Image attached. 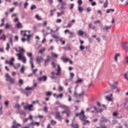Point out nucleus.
I'll return each instance as SVG.
<instances>
[{
	"label": "nucleus",
	"instance_id": "nucleus-39",
	"mask_svg": "<svg viewBox=\"0 0 128 128\" xmlns=\"http://www.w3.org/2000/svg\"><path fill=\"white\" fill-rule=\"evenodd\" d=\"M20 71L21 72H22V74H24V66L22 65Z\"/></svg>",
	"mask_w": 128,
	"mask_h": 128
},
{
	"label": "nucleus",
	"instance_id": "nucleus-47",
	"mask_svg": "<svg viewBox=\"0 0 128 128\" xmlns=\"http://www.w3.org/2000/svg\"><path fill=\"white\" fill-rule=\"evenodd\" d=\"M84 48H86V47L82 45H80V50L82 51L84 50Z\"/></svg>",
	"mask_w": 128,
	"mask_h": 128
},
{
	"label": "nucleus",
	"instance_id": "nucleus-31",
	"mask_svg": "<svg viewBox=\"0 0 128 128\" xmlns=\"http://www.w3.org/2000/svg\"><path fill=\"white\" fill-rule=\"evenodd\" d=\"M120 56V54H116L114 56V60L116 62H118V58Z\"/></svg>",
	"mask_w": 128,
	"mask_h": 128
},
{
	"label": "nucleus",
	"instance_id": "nucleus-17",
	"mask_svg": "<svg viewBox=\"0 0 128 128\" xmlns=\"http://www.w3.org/2000/svg\"><path fill=\"white\" fill-rule=\"evenodd\" d=\"M12 25L10 24H8V23H6V24L4 28H5V30H8L10 28H12Z\"/></svg>",
	"mask_w": 128,
	"mask_h": 128
},
{
	"label": "nucleus",
	"instance_id": "nucleus-36",
	"mask_svg": "<svg viewBox=\"0 0 128 128\" xmlns=\"http://www.w3.org/2000/svg\"><path fill=\"white\" fill-rule=\"evenodd\" d=\"M74 76V74L72 72L70 73V80H72Z\"/></svg>",
	"mask_w": 128,
	"mask_h": 128
},
{
	"label": "nucleus",
	"instance_id": "nucleus-48",
	"mask_svg": "<svg viewBox=\"0 0 128 128\" xmlns=\"http://www.w3.org/2000/svg\"><path fill=\"white\" fill-rule=\"evenodd\" d=\"M70 111L68 109L66 110V116H70Z\"/></svg>",
	"mask_w": 128,
	"mask_h": 128
},
{
	"label": "nucleus",
	"instance_id": "nucleus-27",
	"mask_svg": "<svg viewBox=\"0 0 128 128\" xmlns=\"http://www.w3.org/2000/svg\"><path fill=\"white\" fill-rule=\"evenodd\" d=\"M30 63L31 65V68L32 69L34 68V65L33 60H32V59L30 60Z\"/></svg>",
	"mask_w": 128,
	"mask_h": 128
},
{
	"label": "nucleus",
	"instance_id": "nucleus-53",
	"mask_svg": "<svg viewBox=\"0 0 128 128\" xmlns=\"http://www.w3.org/2000/svg\"><path fill=\"white\" fill-rule=\"evenodd\" d=\"M69 34L70 36H69V38H74V32H69Z\"/></svg>",
	"mask_w": 128,
	"mask_h": 128
},
{
	"label": "nucleus",
	"instance_id": "nucleus-10",
	"mask_svg": "<svg viewBox=\"0 0 128 128\" xmlns=\"http://www.w3.org/2000/svg\"><path fill=\"white\" fill-rule=\"evenodd\" d=\"M61 10H66V3L64 2H62L61 4Z\"/></svg>",
	"mask_w": 128,
	"mask_h": 128
},
{
	"label": "nucleus",
	"instance_id": "nucleus-20",
	"mask_svg": "<svg viewBox=\"0 0 128 128\" xmlns=\"http://www.w3.org/2000/svg\"><path fill=\"white\" fill-rule=\"evenodd\" d=\"M54 74H56L54 72H51V76L50 78H52V80H56V77L54 76Z\"/></svg>",
	"mask_w": 128,
	"mask_h": 128
},
{
	"label": "nucleus",
	"instance_id": "nucleus-35",
	"mask_svg": "<svg viewBox=\"0 0 128 128\" xmlns=\"http://www.w3.org/2000/svg\"><path fill=\"white\" fill-rule=\"evenodd\" d=\"M51 55L52 58H58V56L57 54H56L55 53H54L52 52H51Z\"/></svg>",
	"mask_w": 128,
	"mask_h": 128
},
{
	"label": "nucleus",
	"instance_id": "nucleus-21",
	"mask_svg": "<svg viewBox=\"0 0 128 128\" xmlns=\"http://www.w3.org/2000/svg\"><path fill=\"white\" fill-rule=\"evenodd\" d=\"M26 56H28V58H30V60H33L34 58H32V54L30 52V53H26Z\"/></svg>",
	"mask_w": 128,
	"mask_h": 128
},
{
	"label": "nucleus",
	"instance_id": "nucleus-56",
	"mask_svg": "<svg viewBox=\"0 0 128 128\" xmlns=\"http://www.w3.org/2000/svg\"><path fill=\"white\" fill-rule=\"evenodd\" d=\"M102 118L103 119V120H102V122H108V119H106V118Z\"/></svg>",
	"mask_w": 128,
	"mask_h": 128
},
{
	"label": "nucleus",
	"instance_id": "nucleus-25",
	"mask_svg": "<svg viewBox=\"0 0 128 128\" xmlns=\"http://www.w3.org/2000/svg\"><path fill=\"white\" fill-rule=\"evenodd\" d=\"M16 28H22V23L20 22H18V24H16Z\"/></svg>",
	"mask_w": 128,
	"mask_h": 128
},
{
	"label": "nucleus",
	"instance_id": "nucleus-5",
	"mask_svg": "<svg viewBox=\"0 0 128 128\" xmlns=\"http://www.w3.org/2000/svg\"><path fill=\"white\" fill-rule=\"evenodd\" d=\"M38 80L39 82H42V80L43 82H46V80H48V76L44 75L40 76L38 78Z\"/></svg>",
	"mask_w": 128,
	"mask_h": 128
},
{
	"label": "nucleus",
	"instance_id": "nucleus-64",
	"mask_svg": "<svg viewBox=\"0 0 128 128\" xmlns=\"http://www.w3.org/2000/svg\"><path fill=\"white\" fill-rule=\"evenodd\" d=\"M51 123L52 124H56V121L52 120H51Z\"/></svg>",
	"mask_w": 128,
	"mask_h": 128
},
{
	"label": "nucleus",
	"instance_id": "nucleus-4",
	"mask_svg": "<svg viewBox=\"0 0 128 128\" xmlns=\"http://www.w3.org/2000/svg\"><path fill=\"white\" fill-rule=\"evenodd\" d=\"M33 107H34V104H31L29 105L28 104L26 106H24V109L25 110H28L30 112H32L34 110V109L32 108Z\"/></svg>",
	"mask_w": 128,
	"mask_h": 128
},
{
	"label": "nucleus",
	"instance_id": "nucleus-9",
	"mask_svg": "<svg viewBox=\"0 0 128 128\" xmlns=\"http://www.w3.org/2000/svg\"><path fill=\"white\" fill-rule=\"evenodd\" d=\"M56 115L55 116L57 120H62V116H60V112H56Z\"/></svg>",
	"mask_w": 128,
	"mask_h": 128
},
{
	"label": "nucleus",
	"instance_id": "nucleus-61",
	"mask_svg": "<svg viewBox=\"0 0 128 128\" xmlns=\"http://www.w3.org/2000/svg\"><path fill=\"white\" fill-rule=\"evenodd\" d=\"M19 84H20V85L22 84H24V80H22V79H20V80H19Z\"/></svg>",
	"mask_w": 128,
	"mask_h": 128
},
{
	"label": "nucleus",
	"instance_id": "nucleus-6",
	"mask_svg": "<svg viewBox=\"0 0 128 128\" xmlns=\"http://www.w3.org/2000/svg\"><path fill=\"white\" fill-rule=\"evenodd\" d=\"M52 58H50V56L49 55L47 56V59L44 60V66H48V62H50Z\"/></svg>",
	"mask_w": 128,
	"mask_h": 128
},
{
	"label": "nucleus",
	"instance_id": "nucleus-49",
	"mask_svg": "<svg viewBox=\"0 0 128 128\" xmlns=\"http://www.w3.org/2000/svg\"><path fill=\"white\" fill-rule=\"evenodd\" d=\"M6 50L7 51H8V50H10V43H7Z\"/></svg>",
	"mask_w": 128,
	"mask_h": 128
},
{
	"label": "nucleus",
	"instance_id": "nucleus-8",
	"mask_svg": "<svg viewBox=\"0 0 128 128\" xmlns=\"http://www.w3.org/2000/svg\"><path fill=\"white\" fill-rule=\"evenodd\" d=\"M13 62H14V58H12L10 61L6 60L5 62V64H9L10 65H12L14 64Z\"/></svg>",
	"mask_w": 128,
	"mask_h": 128
},
{
	"label": "nucleus",
	"instance_id": "nucleus-19",
	"mask_svg": "<svg viewBox=\"0 0 128 128\" xmlns=\"http://www.w3.org/2000/svg\"><path fill=\"white\" fill-rule=\"evenodd\" d=\"M60 108H64V110H68L69 108L68 106H66L64 104H60Z\"/></svg>",
	"mask_w": 128,
	"mask_h": 128
},
{
	"label": "nucleus",
	"instance_id": "nucleus-40",
	"mask_svg": "<svg viewBox=\"0 0 128 128\" xmlns=\"http://www.w3.org/2000/svg\"><path fill=\"white\" fill-rule=\"evenodd\" d=\"M36 5H32L30 10H36Z\"/></svg>",
	"mask_w": 128,
	"mask_h": 128
},
{
	"label": "nucleus",
	"instance_id": "nucleus-63",
	"mask_svg": "<svg viewBox=\"0 0 128 128\" xmlns=\"http://www.w3.org/2000/svg\"><path fill=\"white\" fill-rule=\"evenodd\" d=\"M6 106H8V101H6L4 103Z\"/></svg>",
	"mask_w": 128,
	"mask_h": 128
},
{
	"label": "nucleus",
	"instance_id": "nucleus-46",
	"mask_svg": "<svg viewBox=\"0 0 128 128\" xmlns=\"http://www.w3.org/2000/svg\"><path fill=\"white\" fill-rule=\"evenodd\" d=\"M126 44H128L127 42H125L124 43H122V48H123V50H126Z\"/></svg>",
	"mask_w": 128,
	"mask_h": 128
},
{
	"label": "nucleus",
	"instance_id": "nucleus-57",
	"mask_svg": "<svg viewBox=\"0 0 128 128\" xmlns=\"http://www.w3.org/2000/svg\"><path fill=\"white\" fill-rule=\"evenodd\" d=\"M78 4L79 6H80L82 4V0H78Z\"/></svg>",
	"mask_w": 128,
	"mask_h": 128
},
{
	"label": "nucleus",
	"instance_id": "nucleus-62",
	"mask_svg": "<svg viewBox=\"0 0 128 128\" xmlns=\"http://www.w3.org/2000/svg\"><path fill=\"white\" fill-rule=\"evenodd\" d=\"M28 6V2H26L24 4V8H26V6Z\"/></svg>",
	"mask_w": 128,
	"mask_h": 128
},
{
	"label": "nucleus",
	"instance_id": "nucleus-3",
	"mask_svg": "<svg viewBox=\"0 0 128 128\" xmlns=\"http://www.w3.org/2000/svg\"><path fill=\"white\" fill-rule=\"evenodd\" d=\"M16 56L18 57V60H22L24 64H26V58L24 55H22L20 54H16Z\"/></svg>",
	"mask_w": 128,
	"mask_h": 128
},
{
	"label": "nucleus",
	"instance_id": "nucleus-13",
	"mask_svg": "<svg viewBox=\"0 0 128 128\" xmlns=\"http://www.w3.org/2000/svg\"><path fill=\"white\" fill-rule=\"evenodd\" d=\"M58 70H57V72L56 73V76H60V71L62 70V68H60V65H58Z\"/></svg>",
	"mask_w": 128,
	"mask_h": 128
},
{
	"label": "nucleus",
	"instance_id": "nucleus-38",
	"mask_svg": "<svg viewBox=\"0 0 128 128\" xmlns=\"http://www.w3.org/2000/svg\"><path fill=\"white\" fill-rule=\"evenodd\" d=\"M36 18L38 20H42V18H40V16L38 14L36 15Z\"/></svg>",
	"mask_w": 128,
	"mask_h": 128
},
{
	"label": "nucleus",
	"instance_id": "nucleus-23",
	"mask_svg": "<svg viewBox=\"0 0 128 128\" xmlns=\"http://www.w3.org/2000/svg\"><path fill=\"white\" fill-rule=\"evenodd\" d=\"M58 32H56V34H53L52 35V38H60V37L58 36Z\"/></svg>",
	"mask_w": 128,
	"mask_h": 128
},
{
	"label": "nucleus",
	"instance_id": "nucleus-16",
	"mask_svg": "<svg viewBox=\"0 0 128 128\" xmlns=\"http://www.w3.org/2000/svg\"><path fill=\"white\" fill-rule=\"evenodd\" d=\"M18 54H20L21 56H24V54H22V52H24V48H20V46L18 47Z\"/></svg>",
	"mask_w": 128,
	"mask_h": 128
},
{
	"label": "nucleus",
	"instance_id": "nucleus-18",
	"mask_svg": "<svg viewBox=\"0 0 128 128\" xmlns=\"http://www.w3.org/2000/svg\"><path fill=\"white\" fill-rule=\"evenodd\" d=\"M26 32H28V30H21L20 34L23 36H28V35H26Z\"/></svg>",
	"mask_w": 128,
	"mask_h": 128
},
{
	"label": "nucleus",
	"instance_id": "nucleus-24",
	"mask_svg": "<svg viewBox=\"0 0 128 128\" xmlns=\"http://www.w3.org/2000/svg\"><path fill=\"white\" fill-rule=\"evenodd\" d=\"M46 52V48H43L42 49L39 50L38 54H42L43 52Z\"/></svg>",
	"mask_w": 128,
	"mask_h": 128
},
{
	"label": "nucleus",
	"instance_id": "nucleus-26",
	"mask_svg": "<svg viewBox=\"0 0 128 128\" xmlns=\"http://www.w3.org/2000/svg\"><path fill=\"white\" fill-rule=\"evenodd\" d=\"M108 0H106L104 4V8H108Z\"/></svg>",
	"mask_w": 128,
	"mask_h": 128
},
{
	"label": "nucleus",
	"instance_id": "nucleus-28",
	"mask_svg": "<svg viewBox=\"0 0 128 128\" xmlns=\"http://www.w3.org/2000/svg\"><path fill=\"white\" fill-rule=\"evenodd\" d=\"M105 98L107 100H108V102H113L112 98L108 96H106L105 97Z\"/></svg>",
	"mask_w": 128,
	"mask_h": 128
},
{
	"label": "nucleus",
	"instance_id": "nucleus-50",
	"mask_svg": "<svg viewBox=\"0 0 128 128\" xmlns=\"http://www.w3.org/2000/svg\"><path fill=\"white\" fill-rule=\"evenodd\" d=\"M14 108H18V110H20V106L18 104H16Z\"/></svg>",
	"mask_w": 128,
	"mask_h": 128
},
{
	"label": "nucleus",
	"instance_id": "nucleus-30",
	"mask_svg": "<svg viewBox=\"0 0 128 128\" xmlns=\"http://www.w3.org/2000/svg\"><path fill=\"white\" fill-rule=\"evenodd\" d=\"M59 40L60 42H62V44H66V40H62V38H60Z\"/></svg>",
	"mask_w": 128,
	"mask_h": 128
},
{
	"label": "nucleus",
	"instance_id": "nucleus-14",
	"mask_svg": "<svg viewBox=\"0 0 128 128\" xmlns=\"http://www.w3.org/2000/svg\"><path fill=\"white\" fill-rule=\"evenodd\" d=\"M40 60H44V58L42 56H38L36 58V61L37 62L38 64H40Z\"/></svg>",
	"mask_w": 128,
	"mask_h": 128
},
{
	"label": "nucleus",
	"instance_id": "nucleus-15",
	"mask_svg": "<svg viewBox=\"0 0 128 128\" xmlns=\"http://www.w3.org/2000/svg\"><path fill=\"white\" fill-rule=\"evenodd\" d=\"M111 28V25H110V26H105L103 27V30H106V32H108V30H110Z\"/></svg>",
	"mask_w": 128,
	"mask_h": 128
},
{
	"label": "nucleus",
	"instance_id": "nucleus-45",
	"mask_svg": "<svg viewBox=\"0 0 128 128\" xmlns=\"http://www.w3.org/2000/svg\"><path fill=\"white\" fill-rule=\"evenodd\" d=\"M19 114L21 115L26 116V112L24 111L20 110L19 111Z\"/></svg>",
	"mask_w": 128,
	"mask_h": 128
},
{
	"label": "nucleus",
	"instance_id": "nucleus-2",
	"mask_svg": "<svg viewBox=\"0 0 128 128\" xmlns=\"http://www.w3.org/2000/svg\"><path fill=\"white\" fill-rule=\"evenodd\" d=\"M5 77L6 78V82H9L10 84H14V82H15L14 78H12L10 76V74H8V73H6L5 74Z\"/></svg>",
	"mask_w": 128,
	"mask_h": 128
},
{
	"label": "nucleus",
	"instance_id": "nucleus-52",
	"mask_svg": "<svg viewBox=\"0 0 128 128\" xmlns=\"http://www.w3.org/2000/svg\"><path fill=\"white\" fill-rule=\"evenodd\" d=\"M118 116V112H113V116Z\"/></svg>",
	"mask_w": 128,
	"mask_h": 128
},
{
	"label": "nucleus",
	"instance_id": "nucleus-7",
	"mask_svg": "<svg viewBox=\"0 0 128 128\" xmlns=\"http://www.w3.org/2000/svg\"><path fill=\"white\" fill-rule=\"evenodd\" d=\"M21 126L20 124L18 123H16V120H14L12 128H18V126Z\"/></svg>",
	"mask_w": 128,
	"mask_h": 128
},
{
	"label": "nucleus",
	"instance_id": "nucleus-29",
	"mask_svg": "<svg viewBox=\"0 0 128 128\" xmlns=\"http://www.w3.org/2000/svg\"><path fill=\"white\" fill-rule=\"evenodd\" d=\"M71 126H72L73 128H78V124H74L73 122H72Z\"/></svg>",
	"mask_w": 128,
	"mask_h": 128
},
{
	"label": "nucleus",
	"instance_id": "nucleus-33",
	"mask_svg": "<svg viewBox=\"0 0 128 128\" xmlns=\"http://www.w3.org/2000/svg\"><path fill=\"white\" fill-rule=\"evenodd\" d=\"M2 24H0V26H4V18L1 19Z\"/></svg>",
	"mask_w": 128,
	"mask_h": 128
},
{
	"label": "nucleus",
	"instance_id": "nucleus-55",
	"mask_svg": "<svg viewBox=\"0 0 128 128\" xmlns=\"http://www.w3.org/2000/svg\"><path fill=\"white\" fill-rule=\"evenodd\" d=\"M9 42L11 44H12V36H10L9 39Z\"/></svg>",
	"mask_w": 128,
	"mask_h": 128
},
{
	"label": "nucleus",
	"instance_id": "nucleus-11",
	"mask_svg": "<svg viewBox=\"0 0 128 128\" xmlns=\"http://www.w3.org/2000/svg\"><path fill=\"white\" fill-rule=\"evenodd\" d=\"M30 34H28L27 35V38H22V42H24L26 40H27L28 42H30Z\"/></svg>",
	"mask_w": 128,
	"mask_h": 128
},
{
	"label": "nucleus",
	"instance_id": "nucleus-58",
	"mask_svg": "<svg viewBox=\"0 0 128 128\" xmlns=\"http://www.w3.org/2000/svg\"><path fill=\"white\" fill-rule=\"evenodd\" d=\"M56 22H57L58 24H60V22H62V19L58 18L56 20Z\"/></svg>",
	"mask_w": 128,
	"mask_h": 128
},
{
	"label": "nucleus",
	"instance_id": "nucleus-60",
	"mask_svg": "<svg viewBox=\"0 0 128 128\" xmlns=\"http://www.w3.org/2000/svg\"><path fill=\"white\" fill-rule=\"evenodd\" d=\"M74 4H70V10H72V8H74Z\"/></svg>",
	"mask_w": 128,
	"mask_h": 128
},
{
	"label": "nucleus",
	"instance_id": "nucleus-22",
	"mask_svg": "<svg viewBox=\"0 0 128 128\" xmlns=\"http://www.w3.org/2000/svg\"><path fill=\"white\" fill-rule=\"evenodd\" d=\"M6 40V36L4 34H2V36L0 37V40Z\"/></svg>",
	"mask_w": 128,
	"mask_h": 128
},
{
	"label": "nucleus",
	"instance_id": "nucleus-51",
	"mask_svg": "<svg viewBox=\"0 0 128 128\" xmlns=\"http://www.w3.org/2000/svg\"><path fill=\"white\" fill-rule=\"evenodd\" d=\"M78 12H82V10H84V8H82V7L80 6H78Z\"/></svg>",
	"mask_w": 128,
	"mask_h": 128
},
{
	"label": "nucleus",
	"instance_id": "nucleus-1",
	"mask_svg": "<svg viewBox=\"0 0 128 128\" xmlns=\"http://www.w3.org/2000/svg\"><path fill=\"white\" fill-rule=\"evenodd\" d=\"M80 120L82 122H84L83 126H86V124L90 123L88 120H86V115H84V111L82 110L80 113H76V116H78Z\"/></svg>",
	"mask_w": 128,
	"mask_h": 128
},
{
	"label": "nucleus",
	"instance_id": "nucleus-32",
	"mask_svg": "<svg viewBox=\"0 0 128 128\" xmlns=\"http://www.w3.org/2000/svg\"><path fill=\"white\" fill-rule=\"evenodd\" d=\"M114 12V9H112V8H110V9H108L107 10H106V12L107 13V14H110V12Z\"/></svg>",
	"mask_w": 128,
	"mask_h": 128
},
{
	"label": "nucleus",
	"instance_id": "nucleus-42",
	"mask_svg": "<svg viewBox=\"0 0 128 128\" xmlns=\"http://www.w3.org/2000/svg\"><path fill=\"white\" fill-rule=\"evenodd\" d=\"M52 94V92H46V96H50Z\"/></svg>",
	"mask_w": 128,
	"mask_h": 128
},
{
	"label": "nucleus",
	"instance_id": "nucleus-37",
	"mask_svg": "<svg viewBox=\"0 0 128 128\" xmlns=\"http://www.w3.org/2000/svg\"><path fill=\"white\" fill-rule=\"evenodd\" d=\"M62 96H63L62 94H60L57 95V96H56V98L57 100L58 99V98H62Z\"/></svg>",
	"mask_w": 128,
	"mask_h": 128
},
{
	"label": "nucleus",
	"instance_id": "nucleus-54",
	"mask_svg": "<svg viewBox=\"0 0 128 128\" xmlns=\"http://www.w3.org/2000/svg\"><path fill=\"white\" fill-rule=\"evenodd\" d=\"M82 82V79L80 78L76 81V84H78V82Z\"/></svg>",
	"mask_w": 128,
	"mask_h": 128
},
{
	"label": "nucleus",
	"instance_id": "nucleus-44",
	"mask_svg": "<svg viewBox=\"0 0 128 128\" xmlns=\"http://www.w3.org/2000/svg\"><path fill=\"white\" fill-rule=\"evenodd\" d=\"M32 73L34 74V76H36V72H38V69H34V70H32Z\"/></svg>",
	"mask_w": 128,
	"mask_h": 128
},
{
	"label": "nucleus",
	"instance_id": "nucleus-12",
	"mask_svg": "<svg viewBox=\"0 0 128 128\" xmlns=\"http://www.w3.org/2000/svg\"><path fill=\"white\" fill-rule=\"evenodd\" d=\"M93 108L94 109V110H96V112L98 113H102V110H104V109L102 108V109H98V108L96 106H94L93 107Z\"/></svg>",
	"mask_w": 128,
	"mask_h": 128
},
{
	"label": "nucleus",
	"instance_id": "nucleus-41",
	"mask_svg": "<svg viewBox=\"0 0 128 128\" xmlns=\"http://www.w3.org/2000/svg\"><path fill=\"white\" fill-rule=\"evenodd\" d=\"M84 91H82L81 93L78 94V96L80 98V96H84Z\"/></svg>",
	"mask_w": 128,
	"mask_h": 128
},
{
	"label": "nucleus",
	"instance_id": "nucleus-59",
	"mask_svg": "<svg viewBox=\"0 0 128 128\" xmlns=\"http://www.w3.org/2000/svg\"><path fill=\"white\" fill-rule=\"evenodd\" d=\"M94 24H100V20H98L94 22Z\"/></svg>",
	"mask_w": 128,
	"mask_h": 128
},
{
	"label": "nucleus",
	"instance_id": "nucleus-43",
	"mask_svg": "<svg viewBox=\"0 0 128 128\" xmlns=\"http://www.w3.org/2000/svg\"><path fill=\"white\" fill-rule=\"evenodd\" d=\"M34 89V87H29L28 86L25 88L26 90H32Z\"/></svg>",
	"mask_w": 128,
	"mask_h": 128
},
{
	"label": "nucleus",
	"instance_id": "nucleus-34",
	"mask_svg": "<svg viewBox=\"0 0 128 128\" xmlns=\"http://www.w3.org/2000/svg\"><path fill=\"white\" fill-rule=\"evenodd\" d=\"M78 36H82L84 34V32L82 30H79L78 32Z\"/></svg>",
	"mask_w": 128,
	"mask_h": 128
}]
</instances>
